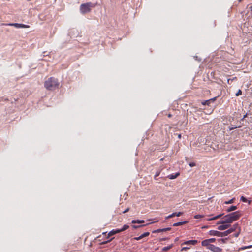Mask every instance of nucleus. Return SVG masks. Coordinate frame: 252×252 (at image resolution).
Returning a JSON list of instances; mask_svg holds the SVG:
<instances>
[{"instance_id":"obj_1","label":"nucleus","mask_w":252,"mask_h":252,"mask_svg":"<svg viewBox=\"0 0 252 252\" xmlns=\"http://www.w3.org/2000/svg\"><path fill=\"white\" fill-rule=\"evenodd\" d=\"M241 215V212L239 211L230 213L224 216L221 220L217 222L216 224L232 223L233 221L238 220Z\"/></svg>"},{"instance_id":"obj_2","label":"nucleus","mask_w":252,"mask_h":252,"mask_svg":"<svg viewBox=\"0 0 252 252\" xmlns=\"http://www.w3.org/2000/svg\"><path fill=\"white\" fill-rule=\"evenodd\" d=\"M59 84L57 78L51 77L45 82L44 86L48 90H54L58 88Z\"/></svg>"},{"instance_id":"obj_3","label":"nucleus","mask_w":252,"mask_h":252,"mask_svg":"<svg viewBox=\"0 0 252 252\" xmlns=\"http://www.w3.org/2000/svg\"><path fill=\"white\" fill-rule=\"evenodd\" d=\"M92 6V3L91 2H87L86 3L82 4L80 7V12L83 14L87 13L90 12Z\"/></svg>"},{"instance_id":"obj_4","label":"nucleus","mask_w":252,"mask_h":252,"mask_svg":"<svg viewBox=\"0 0 252 252\" xmlns=\"http://www.w3.org/2000/svg\"><path fill=\"white\" fill-rule=\"evenodd\" d=\"M9 26H13L17 28H26L29 27V26L23 24L19 23H9L7 24Z\"/></svg>"},{"instance_id":"obj_5","label":"nucleus","mask_w":252,"mask_h":252,"mask_svg":"<svg viewBox=\"0 0 252 252\" xmlns=\"http://www.w3.org/2000/svg\"><path fill=\"white\" fill-rule=\"evenodd\" d=\"M209 250H210L211 251L213 252H221L222 251V249L218 247L215 246L213 244L209 246Z\"/></svg>"},{"instance_id":"obj_6","label":"nucleus","mask_w":252,"mask_h":252,"mask_svg":"<svg viewBox=\"0 0 252 252\" xmlns=\"http://www.w3.org/2000/svg\"><path fill=\"white\" fill-rule=\"evenodd\" d=\"M208 234L211 236L221 237V232L217 230H210Z\"/></svg>"},{"instance_id":"obj_7","label":"nucleus","mask_w":252,"mask_h":252,"mask_svg":"<svg viewBox=\"0 0 252 252\" xmlns=\"http://www.w3.org/2000/svg\"><path fill=\"white\" fill-rule=\"evenodd\" d=\"M183 214V212H174V213H172L171 214L168 215V216L166 217L165 219L167 220V219H170V218H172L175 216L179 217V216H180L181 215H182Z\"/></svg>"},{"instance_id":"obj_8","label":"nucleus","mask_w":252,"mask_h":252,"mask_svg":"<svg viewBox=\"0 0 252 252\" xmlns=\"http://www.w3.org/2000/svg\"><path fill=\"white\" fill-rule=\"evenodd\" d=\"M197 243V240H188L186 241H185L182 243L183 245H195Z\"/></svg>"},{"instance_id":"obj_9","label":"nucleus","mask_w":252,"mask_h":252,"mask_svg":"<svg viewBox=\"0 0 252 252\" xmlns=\"http://www.w3.org/2000/svg\"><path fill=\"white\" fill-rule=\"evenodd\" d=\"M171 229V228L170 227H166V228H162V229H158L157 230H154L152 231V233H159V232H165L167 231L170 230Z\"/></svg>"},{"instance_id":"obj_10","label":"nucleus","mask_w":252,"mask_h":252,"mask_svg":"<svg viewBox=\"0 0 252 252\" xmlns=\"http://www.w3.org/2000/svg\"><path fill=\"white\" fill-rule=\"evenodd\" d=\"M149 234H150V233L149 232H145V233L142 234L139 237H134L133 239L135 240H137L138 241V240H139L141 239L142 238H143L144 237H147V236H149Z\"/></svg>"},{"instance_id":"obj_11","label":"nucleus","mask_w":252,"mask_h":252,"mask_svg":"<svg viewBox=\"0 0 252 252\" xmlns=\"http://www.w3.org/2000/svg\"><path fill=\"white\" fill-rule=\"evenodd\" d=\"M222 225H220L218 227V229L219 230H224L227 228H228L230 226L229 224H228L227 223L224 224H221Z\"/></svg>"},{"instance_id":"obj_12","label":"nucleus","mask_w":252,"mask_h":252,"mask_svg":"<svg viewBox=\"0 0 252 252\" xmlns=\"http://www.w3.org/2000/svg\"><path fill=\"white\" fill-rule=\"evenodd\" d=\"M179 175H180V173L179 172H177V173L168 175L167 177L169 179H176V178H177L179 176Z\"/></svg>"},{"instance_id":"obj_13","label":"nucleus","mask_w":252,"mask_h":252,"mask_svg":"<svg viewBox=\"0 0 252 252\" xmlns=\"http://www.w3.org/2000/svg\"><path fill=\"white\" fill-rule=\"evenodd\" d=\"M120 232L119 229H118V228L113 229L109 232L108 236H111V235L119 233Z\"/></svg>"},{"instance_id":"obj_14","label":"nucleus","mask_w":252,"mask_h":252,"mask_svg":"<svg viewBox=\"0 0 252 252\" xmlns=\"http://www.w3.org/2000/svg\"><path fill=\"white\" fill-rule=\"evenodd\" d=\"M201 244L203 246H206L208 249H209V246L212 245L209 243L207 239H205L202 241Z\"/></svg>"},{"instance_id":"obj_15","label":"nucleus","mask_w":252,"mask_h":252,"mask_svg":"<svg viewBox=\"0 0 252 252\" xmlns=\"http://www.w3.org/2000/svg\"><path fill=\"white\" fill-rule=\"evenodd\" d=\"M188 222V221L187 220H186V221H180V222H176V223H174L173 224V226H181V225H182L183 224H186Z\"/></svg>"},{"instance_id":"obj_16","label":"nucleus","mask_w":252,"mask_h":252,"mask_svg":"<svg viewBox=\"0 0 252 252\" xmlns=\"http://www.w3.org/2000/svg\"><path fill=\"white\" fill-rule=\"evenodd\" d=\"M157 221H158V220L156 221V222H157ZM154 222H155V221H154ZM153 223H154V222H150V223H148V224H143V225H132V227H133V229H137V228H140V227H142L145 226H146V225H147L148 224H152Z\"/></svg>"},{"instance_id":"obj_17","label":"nucleus","mask_w":252,"mask_h":252,"mask_svg":"<svg viewBox=\"0 0 252 252\" xmlns=\"http://www.w3.org/2000/svg\"><path fill=\"white\" fill-rule=\"evenodd\" d=\"M237 209V206L232 205L226 209V212H231L233 211L236 210Z\"/></svg>"},{"instance_id":"obj_18","label":"nucleus","mask_w":252,"mask_h":252,"mask_svg":"<svg viewBox=\"0 0 252 252\" xmlns=\"http://www.w3.org/2000/svg\"><path fill=\"white\" fill-rule=\"evenodd\" d=\"M230 233H231V230H230L229 229H228V230L224 232H221V237L226 236Z\"/></svg>"},{"instance_id":"obj_19","label":"nucleus","mask_w":252,"mask_h":252,"mask_svg":"<svg viewBox=\"0 0 252 252\" xmlns=\"http://www.w3.org/2000/svg\"><path fill=\"white\" fill-rule=\"evenodd\" d=\"M144 222H145V221L143 220H133L131 221V223L133 224H135V223L140 224V223H144Z\"/></svg>"},{"instance_id":"obj_20","label":"nucleus","mask_w":252,"mask_h":252,"mask_svg":"<svg viewBox=\"0 0 252 252\" xmlns=\"http://www.w3.org/2000/svg\"><path fill=\"white\" fill-rule=\"evenodd\" d=\"M223 214H220L216 215L212 218H210L208 219V220H216V219L221 217V216H222L223 215Z\"/></svg>"},{"instance_id":"obj_21","label":"nucleus","mask_w":252,"mask_h":252,"mask_svg":"<svg viewBox=\"0 0 252 252\" xmlns=\"http://www.w3.org/2000/svg\"><path fill=\"white\" fill-rule=\"evenodd\" d=\"M238 227L239 224L238 223H235L230 228H229V230H231V232L232 233L235 231Z\"/></svg>"},{"instance_id":"obj_22","label":"nucleus","mask_w":252,"mask_h":252,"mask_svg":"<svg viewBox=\"0 0 252 252\" xmlns=\"http://www.w3.org/2000/svg\"><path fill=\"white\" fill-rule=\"evenodd\" d=\"M173 244H171L168 246L164 247L162 249V251H164V252L170 250L171 248H172L173 247Z\"/></svg>"},{"instance_id":"obj_23","label":"nucleus","mask_w":252,"mask_h":252,"mask_svg":"<svg viewBox=\"0 0 252 252\" xmlns=\"http://www.w3.org/2000/svg\"><path fill=\"white\" fill-rule=\"evenodd\" d=\"M129 228V226L127 224H125L123 226V227L119 229L120 232H121L122 231H124L126 229H127Z\"/></svg>"},{"instance_id":"obj_24","label":"nucleus","mask_w":252,"mask_h":252,"mask_svg":"<svg viewBox=\"0 0 252 252\" xmlns=\"http://www.w3.org/2000/svg\"><path fill=\"white\" fill-rule=\"evenodd\" d=\"M240 200H241V201H242V202H248V203H249V204H250V203H251V201H250H250H248V200H247V199L245 197H244V196H242L240 197Z\"/></svg>"},{"instance_id":"obj_25","label":"nucleus","mask_w":252,"mask_h":252,"mask_svg":"<svg viewBox=\"0 0 252 252\" xmlns=\"http://www.w3.org/2000/svg\"><path fill=\"white\" fill-rule=\"evenodd\" d=\"M228 240V238H221L219 240V242L220 243H226Z\"/></svg>"},{"instance_id":"obj_26","label":"nucleus","mask_w":252,"mask_h":252,"mask_svg":"<svg viewBox=\"0 0 252 252\" xmlns=\"http://www.w3.org/2000/svg\"><path fill=\"white\" fill-rule=\"evenodd\" d=\"M241 127V125H239L238 126H229L228 127V130L229 131H231L232 130H233L234 129H236L237 128H240Z\"/></svg>"},{"instance_id":"obj_27","label":"nucleus","mask_w":252,"mask_h":252,"mask_svg":"<svg viewBox=\"0 0 252 252\" xmlns=\"http://www.w3.org/2000/svg\"><path fill=\"white\" fill-rule=\"evenodd\" d=\"M251 248H252V245H250L246 246H243L239 248V250H244L246 249Z\"/></svg>"},{"instance_id":"obj_28","label":"nucleus","mask_w":252,"mask_h":252,"mask_svg":"<svg viewBox=\"0 0 252 252\" xmlns=\"http://www.w3.org/2000/svg\"><path fill=\"white\" fill-rule=\"evenodd\" d=\"M210 101H209V99L208 100H205L203 102H202V104L203 105H208L209 106L210 104Z\"/></svg>"},{"instance_id":"obj_29","label":"nucleus","mask_w":252,"mask_h":252,"mask_svg":"<svg viewBox=\"0 0 252 252\" xmlns=\"http://www.w3.org/2000/svg\"><path fill=\"white\" fill-rule=\"evenodd\" d=\"M235 200V198H233L232 199L228 200V201H225L224 202V204H232L234 202V201Z\"/></svg>"},{"instance_id":"obj_30","label":"nucleus","mask_w":252,"mask_h":252,"mask_svg":"<svg viewBox=\"0 0 252 252\" xmlns=\"http://www.w3.org/2000/svg\"><path fill=\"white\" fill-rule=\"evenodd\" d=\"M160 171H159V170L157 171L156 172V174H155V176H154V179H155V180H156V179H156V178H157V177L159 176V175H160Z\"/></svg>"},{"instance_id":"obj_31","label":"nucleus","mask_w":252,"mask_h":252,"mask_svg":"<svg viewBox=\"0 0 252 252\" xmlns=\"http://www.w3.org/2000/svg\"><path fill=\"white\" fill-rule=\"evenodd\" d=\"M236 79V77H233V78L231 79V78H229V79H227V83L228 84H231V82L233 81L234 80Z\"/></svg>"},{"instance_id":"obj_32","label":"nucleus","mask_w":252,"mask_h":252,"mask_svg":"<svg viewBox=\"0 0 252 252\" xmlns=\"http://www.w3.org/2000/svg\"><path fill=\"white\" fill-rule=\"evenodd\" d=\"M207 240H208V241H209L210 244L211 243H213V242H214L216 241V239L215 238H212L208 239Z\"/></svg>"},{"instance_id":"obj_33","label":"nucleus","mask_w":252,"mask_h":252,"mask_svg":"<svg viewBox=\"0 0 252 252\" xmlns=\"http://www.w3.org/2000/svg\"><path fill=\"white\" fill-rule=\"evenodd\" d=\"M242 94V91L240 89H239L238 92L236 93L235 95L236 96H238Z\"/></svg>"},{"instance_id":"obj_34","label":"nucleus","mask_w":252,"mask_h":252,"mask_svg":"<svg viewBox=\"0 0 252 252\" xmlns=\"http://www.w3.org/2000/svg\"><path fill=\"white\" fill-rule=\"evenodd\" d=\"M189 166L191 167L195 166L196 165V163L194 162H190L189 164Z\"/></svg>"},{"instance_id":"obj_35","label":"nucleus","mask_w":252,"mask_h":252,"mask_svg":"<svg viewBox=\"0 0 252 252\" xmlns=\"http://www.w3.org/2000/svg\"><path fill=\"white\" fill-rule=\"evenodd\" d=\"M202 217V215H199V214H197V215H195L194 218H195V219H199V218H201Z\"/></svg>"},{"instance_id":"obj_36","label":"nucleus","mask_w":252,"mask_h":252,"mask_svg":"<svg viewBox=\"0 0 252 252\" xmlns=\"http://www.w3.org/2000/svg\"><path fill=\"white\" fill-rule=\"evenodd\" d=\"M194 58L198 62H200L201 61V59L199 58L198 56H194Z\"/></svg>"},{"instance_id":"obj_37","label":"nucleus","mask_w":252,"mask_h":252,"mask_svg":"<svg viewBox=\"0 0 252 252\" xmlns=\"http://www.w3.org/2000/svg\"><path fill=\"white\" fill-rule=\"evenodd\" d=\"M217 97H214L212 98L209 99V100L210 101V102H214L215 100H216Z\"/></svg>"},{"instance_id":"obj_38","label":"nucleus","mask_w":252,"mask_h":252,"mask_svg":"<svg viewBox=\"0 0 252 252\" xmlns=\"http://www.w3.org/2000/svg\"><path fill=\"white\" fill-rule=\"evenodd\" d=\"M167 239H168V237H164V238H160L159 239V241H165Z\"/></svg>"},{"instance_id":"obj_39","label":"nucleus","mask_w":252,"mask_h":252,"mask_svg":"<svg viewBox=\"0 0 252 252\" xmlns=\"http://www.w3.org/2000/svg\"><path fill=\"white\" fill-rule=\"evenodd\" d=\"M189 247H183L182 249H181V251H185L187 249H189Z\"/></svg>"},{"instance_id":"obj_40","label":"nucleus","mask_w":252,"mask_h":252,"mask_svg":"<svg viewBox=\"0 0 252 252\" xmlns=\"http://www.w3.org/2000/svg\"><path fill=\"white\" fill-rule=\"evenodd\" d=\"M129 210V208H126V209H125L123 212V213H126L127 212H128Z\"/></svg>"},{"instance_id":"obj_41","label":"nucleus","mask_w":252,"mask_h":252,"mask_svg":"<svg viewBox=\"0 0 252 252\" xmlns=\"http://www.w3.org/2000/svg\"><path fill=\"white\" fill-rule=\"evenodd\" d=\"M239 234H240V231H239L238 232L234 234V237H238V236L239 235Z\"/></svg>"},{"instance_id":"obj_42","label":"nucleus","mask_w":252,"mask_h":252,"mask_svg":"<svg viewBox=\"0 0 252 252\" xmlns=\"http://www.w3.org/2000/svg\"><path fill=\"white\" fill-rule=\"evenodd\" d=\"M248 113H246L244 116H243V119H245L246 117H247V116L248 115Z\"/></svg>"},{"instance_id":"obj_43","label":"nucleus","mask_w":252,"mask_h":252,"mask_svg":"<svg viewBox=\"0 0 252 252\" xmlns=\"http://www.w3.org/2000/svg\"><path fill=\"white\" fill-rule=\"evenodd\" d=\"M111 241V240H108V241L103 242H102V244H106V243H107L108 242H109V241Z\"/></svg>"},{"instance_id":"obj_44","label":"nucleus","mask_w":252,"mask_h":252,"mask_svg":"<svg viewBox=\"0 0 252 252\" xmlns=\"http://www.w3.org/2000/svg\"><path fill=\"white\" fill-rule=\"evenodd\" d=\"M179 240V238L178 237H177L175 239V241H178Z\"/></svg>"},{"instance_id":"obj_45","label":"nucleus","mask_w":252,"mask_h":252,"mask_svg":"<svg viewBox=\"0 0 252 252\" xmlns=\"http://www.w3.org/2000/svg\"><path fill=\"white\" fill-rule=\"evenodd\" d=\"M168 116V117H171V114H169Z\"/></svg>"},{"instance_id":"obj_46","label":"nucleus","mask_w":252,"mask_h":252,"mask_svg":"<svg viewBox=\"0 0 252 252\" xmlns=\"http://www.w3.org/2000/svg\"><path fill=\"white\" fill-rule=\"evenodd\" d=\"M244 119H243V117L241 119V121H243Z\"/></svg>"},{"instance_id":"obj_47","label":"nucleus","mask_w":252,"mask_h":252,"mask_svg":"<svg viewBox=\"0 0 252 252\" xmlns=\"http://www.w3.org/2000/svg\"><path fill=\"white\" fill-rule=\"evenodd\" d=\"M181 135H180V134H179V136H178V137H179V138H180V137H181Z\"/></svg>"},{"instance_id":"obj_48","label":"nucleus","mask_w":252,"mask_h":252,"mask_svg":"<svg viewBox=\"0 0 252 252\" xmlns=\"http://www.w3.org/2000/svg\"><path fill=\"white\" fill-rule=\"evenodd\" d=\"M251 9H252V5L250 7Z\"/></svg>"},{"instance_id":"obj_49","label":"nucleus","mask_w":252,"mask_h":252,"mask_svg":"<svg viewBox=\"0 0 252 252\" xmlns=\"http://www.w3.org/2000/svg\"><path fill=\"white\" fill-rule=\"evenodd\" d=\"M114 239V237L112 238V239L110 240H111L112 239Z\"/></svg>"},{"instance_id":"obj_50","label":"nucleus","mask_w":252,"mask_h":252,"mask_svg":"<svg viewBox=\"0 0 252 252\" xmlns=\"http://www.w3.org/2000/svg\"><path fill=\"white\" fill-rule=\"evenodd\" d=\"M114 239V237L112 238V239L110 240H111L112 239Z\"/></svg>"},{"instance_id":"obj_51","label":"nucleus","mask_w":252,"mask_h":252,"mask_svg":"<svg viewBox=\"0 0 252 252\" xmlns=\"http://www.w3.org/2000/svg\"><path fill=\"white\" fill-rule=\"evenodd\" d=\"M241 0H239V2H240V1H241Z\"/></svg>"}]
</instances>
